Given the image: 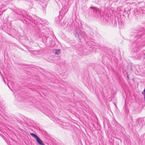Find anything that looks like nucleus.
Instances as JSON below:
<instances>
[{"label":"nucleus","mask_w":145,"mask_h":145,"mask_svg":"<svg viewBox=\"0 0 145 145\" xmlns=\"http://www.w3.org/2000/svg\"><path fill=\"white\" fill-rule=\"evenodd\" d=\"M144 123V120L142 119H138L136 120V125L139 129H141Z\"/></svg>","instance_id":"1"},{"label":"nucleus","mask_w":145,"mask_h":145,"mask_svg":"<svg viewBox=\"0 0 145 145\" xmlns=\"http://www.w3.org/2000/svg\"><path fill=\"white\" fill-rule=\"evenodd\" d=\"M145 35L144 34H142V33L141 31H139L138 32V33H137V37H141V39H142V38L144 37L143 36L144 35ZM140 38V37H139V39Z\"/></svg>","instance_id":"2"},{"label":"nucleus","mask_w":145,"mask_h":145,"mask_svg":"<svg viewBox=\"0 0 145 145\" xmlns=\"http://www.w3.org/2000/svg\"><path fill=\"white\" fill-rule=\"evenodd\" d=\"M37 142L40 145H44L43 143V141L38 137L36 139Z\"/></svg>","instance_id":"3"},{"label":"nucleus","mask_w":145,"mask_h":145,"mask_svg":"<svg viewBox=\"0 0 145 145\" xmlns=\"http://www.w3.org/2000/svg\"><path fill=\"white\" fill-rule=\"evenodd\" d=\"M89 9H91L92 11L93 12H97L98 10V9L97 8H96L95 7H90L89 8Z\"/></svg>","instance_id":"4"},{"label":"nucleus","mask_w":145,"mask_h":145,"mask_svg":"<svg viewBox=\"0 0 145 145\" xmlns=\"http://www.w3.org/2000/svg\"><path fill=\"white\" fill-rule=\"evenodd\" d=\"M55 54L56 55H59L61 53L60 50L59 49H56L55 50Z\"/></svg>","instance_id":"5"},{"label":"nucleus","mask_w":145,"mask_h":145,"mask_svg":"<svg viewBox=\"0 0 145 145\" xmlns=\"http://www.w3.org/2000/svg\"><path fill=\"white\" fill-rule=\"evenodd\" d=\"M80 35L84 38L87 37L86 34L84 31L80 32Z\"/></svg>","instance_id":"6"},{"label":"nucleus","mask_w":145,"mask_h":145,"mask_svg":"<svg viewBox=\"0 0 145 145\" xmlns=\"http://www.w3.org/2000/svg\"><path fill=\"white\" fill-rule=\"evenodd\" d=\"M49 37L46 36H44L43 37V41L44 42H46Z\"/></svg>","instance_id":"7"},{"label":"nucleus","mask_w":145,"mask_h":145,"mask_svg":"<svg viewBox=\"0 0 145 145\" xmlns=\"http://www.w3.org/2000/svg\"><path fill=\"white\" fill-rule=\"evenodd\" d=\"M74 34L75 35V36L76 37H77L79 39V34L77 32V31H74Z\"/></svg>","instance_id":"8"},{"label":"nucleus","mask_w":145,"mask_h":145,"mask_svg":"<svg viewBox=\"0 0 145 145\" xmlns=\"http://www.w3.org/2000/svg\"><path fill=\"white\" fill-rule=\"evenodd\" d=\"M30 135H31V136H32L33 137H34L35 139H36L37 137H38L35 134L33 133H31L30 134Z\"/></svg>","instance_id":"9"},{"label":"nucleus","mask_w":145,"mask_h":145,"mask_svg":"<svg viewBox=\"0 0 145 145\" xmlns=\"http://www.w3.org/2000/svg\"><path fill=\"white\" fill-rule=\"evenodd\" d=\"M66 125H65L64 124H63V127H64L63 128L65 129H67L68 128L67 127L69 125V124L68 123H66Z\"/></svg>","instance_id":"10"},{"label":"nucleus","mask_w":145,"mask_h":145,"mask_svg":"<svg viewBox=\"0 0 145 145\" xmlns=\"http://www.w3.org/2000/svg\"><path fill=\"white\" fill-rule=\"evenodd\" d=\"M33 21H34V23H38V22L37 21L35 20V19H33ZM32 22H33V21H32Z\"/></svg>","instance_id":"11"},{"label":"nucleus","mask_w":145,"mask_h":145,"mask_svg":"<svg viewBox=\"0 0 145 145\" xmlns=\"http://www.w3.org/2000/svg\"><path fill=\"white\" fill-rule=\"evenodd\" d=\"M127 78L128 79H129V75H128V74H127Z\"/></svg>","instance_id":"12"},{"label":"nucleus","mask_w":145,"mask_h":145,"mask_svg":"<svg viewBox=\"0 0 145 145\" xmlns=\"http://www.w3.org/2000/svg\"><path fill=\"white\" fill-rule=\"evenodd\" d=\"M16 13H17V14H19V15H20V14H18V12H16Z\"/></svg>","instance_id":"13"},{"label":"nucleus","mask_w":145,"mask_h":145,"mask_svg":"<svg viewBox=\"0 0 145 145\" xmlns=\"http://www.w3.org/2000/svg\"><path fill=\"white\" fill-rule=\"evenodd\" d=\"M23 12H25V11H24H24H23Z\"/></svg>","instance_id":"14"},{"label":"nucleus","mask_w":145,"mask_h":145,"mask_svg":"<svg viewBox=\"0 0 145 145\" xmlns=\"http://www.w3.org/2000/svg\"><path fill=\"white\" fill-rule=\"evenodd\" d=\"M4 82H5V80H4Z\"/></svg>","instance_id":"15"}]
</instances>
